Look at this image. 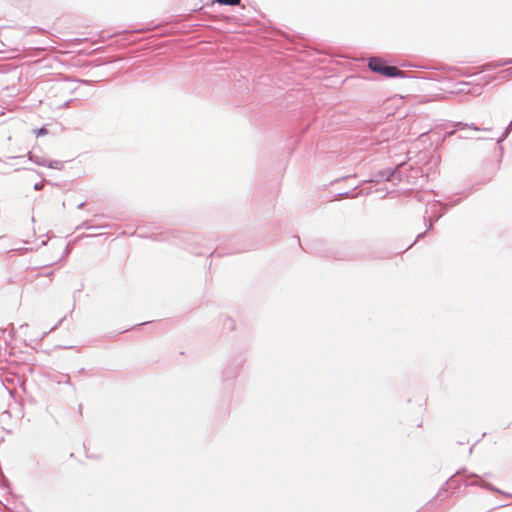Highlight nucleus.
I'll return each instance as SVG.
<instances>
[{"mask_svg": "<svg viewBox=\"0 0 512 512\" xmlns=\"http://www.w3.org/2000/svg\"><path fill=\"white\" fill-rule=\"evenodd\" d=\"M425 233H426V232H421V233H419V234L417 235V237H416V241H417V240H419V239H421L422 237H424Z\"/></svg>", "mask_w": 512, "mask_h": 512, "instance_id": "18", "label": "nucleus"}, {"mask_svg": "<svg viewBox=\"0 0 512 512\" xmlns=\"http://www.w3.org/2000/svg\"><path fill=\"white\" fill-rule=\"evenodd\" d=\"M85 205V202H81L80 204H78L77 208L78 209H82Z\"/></svg>", "mask_w": 512, "mask_h": 512, "instance_id": "22", "label": "nucleus"}, {"mask_svg": "<svg viewBox=\"0 0 512 512\" xmlns=\"http://www.w3.org/2000/svg\"><path fill=\"white\" fill-rule=\"evenodd\" d=\"M485 477H490L491 476V473H486L484 474Z\"/></svg>", "mask_w": 512, "mask_h": 512, "instance_id": "29", "label": "nucleus"}, {"mask_svg": "<svg viewBox=\"0 0 512 512\" xmlns=\"http://www.w3.org/2000/svg\"><path fill=\"white\" fill-rule=\"evenodd\" d=\"M64 383L70 385V386H73L71 380H70V376L69 375H65V381Z\"/></svg>", "mask_w": 512, "mask_h": 512, "instance_id": "16", "label": "nucleus"}, {"mask_svg": "<svg viewBox=\"0 0 512 512\" xmlns=\"http://www.w3.org/2000/svg\"><path fill=\"white\" fill-rule=\"evenodd\" d=\"M138 235H139L140 237H148L147 235H145L144 233H142V232H140V231L138 232Z\"/></svg>", "mask_w": 512, "mask_h": 512, "instance_id": "25", "label": "nucleus"}, {"mask_svg": "<svg viewBox=\"0 0 512 512\" xmlns=\"http://www.w3.org/2000/svg\"><path fill=\"white\" fill-rule=\"evenodd\" d=\"M456 129L450 131V132H447L446 133V136H451L455 133L456 130H462V129H466V128H469V129H472L474 131H479L480 128H478L477 126H475L474 124H466V123H462V122H458L456 123Z\"/></svg>", "mask_w": 512, "mask_h": 512, "instance_id": "5", "label": "nucleus"}, {"mask_svg": "<svg viewBox=\"0 0 512 512\" xmlns=\"http://www.w3.org/2000/svg\"><path fill=\"white\" fill-rule=\"evenodd\" d=\"M510 131H511L510 127H507L503 131L502 135L497 139V143L498 144L501 143L509 135Z\"/></svg>", "mask_w": 512, "mask_h": 512, "instance_id": "11", "label": "nucleus"}, {"mask_svg": "<svg viewBox=\"0 0 512 512\" xmlns=\"http://www.w3.org/2000/svg\"><path fill=\"white\" fill-rule=\"evenodd\" d=\"M441 216H442V214L438 215V216L434 219V221L439 220V218H440Z\"/></svg>", "mask_w": 512, "mask_h": 512, "instance_id": "27", "label": "nucleus"}, {"mask_svg": "<svg viewBox=\"0 0 512 512\" xmlns=\"http://www.w3.org/2000/svg\"><path fill=\"white\" fill-rule=\"evenodd\" d=\"M157 240H163L164 238L163 237H160V238H156Z\"/></svg>", "mask_w": 512, "mask_h": 512, "instance_id": "31", "label": "nucleus"}, {"mask_svg": "<svg viewBox=\"0 0 512 512\" xmlns=\"http://www.w3.org/2000/svg\"><path fill=\"white\" fill-rule=\"evenodd\" d=\"M64 319H65V317H64V318H62V319H60V320H59V322H58L54 327H52V328H51V330H53V329L57 328V327H58V325H60V324L63 322V320H64Z\"/></svg>", "mask_w": 512, "mask_h": 512, "instance_id": "19", "label": "nucleus"}, {"mask_svg": "<svg viewBox=\"0 0 512 512\" xmlns=\"http://www.w3.org/2000/svg\"><path fill=\"white\" fill-rule=\"evenodd\" d=\"M391 136H393V129L387 128L384 126H378L372 135V140L375 141V143H382L387 141Z\"/></svg>", "mask_w": 512, "mask_h": 512, "instance_id": "4", "label": "nucleus"}, {"mask_svg": "<svg viewBox=\"0 0 512 512\" xmlns=\"http://www.w3.org/2000/svg\"><path fill=\"white\" fill-rule=\"evenodd\" d=\"M404 165V163H400L394 168H386L379 170L372 174L371 178L367 182L371 183H379L381 181H392L394 178L401 179L400 168Z\"/></svg>", "mask_w": 512, "mask_h": 512, "instance_id": "2", "label": "nucleus"}, {"mask_svg": "<svg viewBox=\"0 0 512 512\" xmlns=\"http://www.w3.org/2000/svg\"><path fill=\"white\" fill-rule=\"evenodd\" d=\"M79 228H83V229H93V228H94V226H91V225L89 224V222H88V221H85V222H83V223L78 227V229H79ZM98 228H100V227H99V226H95V229H98Z\"/></svg>", "mask_w": 512, "mask_h": 512, "instance_id": "12", "label": "nucleus"}, {"mask_svg": "<svg viewBox=\"0 0 512 512\" xmlns=\"http://www.w3.org/2000/svg\"><path fill=\"white\" fill-rule=\"evenodd\" d=\"M472 450H473V446H472V447H470V449H469V453H472Z\"/></svg>", "mask_w": 512, "mask_h": 512, "instance_id": "30", "label": "nucleus"}, {"mask_svg": "<svg viewBox=\"0 0 512 512\" xmlns=\"http://www.w3.org/2000/svg\"><path fill=\"white\" fill-rule=\"evenodd\" d=\"M216 1L219 4L230 5V6L238 5L240 3V0H216Z\"/></svg>", "mask_w": 512, "mask_h": 512, "instance_id": "9", "label": "nucleus"}, {"mask_svg": "<svg viewBox=\"0 0 512 512\" xmlns=\"http://www.w3.org/2000/svg\"><path fill=\"white\" fill-rule=\"evenodd\" d=\"M456 483V480L454 479V476H452L446 483L445 485L447 486V488H445L444 490H448V489H452V488H457V485H455Z\"/></svg>", "mask_w": 512, "mask_h": 512, "instance_id": "10", "label": "nucleus"}, {"mask_svg": "<svg viewBox=\"0 0 512 512\" xmlns=\"http://www.w3.org/2000/svg\"><path fill=\"white\" fill-rule=\"evenodd\" d=\"M368 67L372 72L379 73L387 78L403 76V72L396 66H389L380 58L372 57L369 59Z\"/></svg>", "mask_w": 512, "mask_h": 512, "instance_id": "1", "label": "nucleus"}, {"mask_svg": "<svg viewBox=\"0 0 512 512\" xmlns=\"http://www.w3.org/2000/svg\"><path fill=\"white\" fill-rule=\"evenodd\" d=\"M433 227V220L429 221L428 230H430Z\"/></svg>", "mask_w": 512, "mask_h": 512, "instance_id": "23", "label": "nucleus"}, {"mask_svg": "<svg viewBox=\"0 0 512 512\" xmlns=\"http://www.w3.org/2000/svg\"><path fill=\"white\" fill-rule=\"evenodd\" d=\"M508 127H510V129L512 130V120L510 121Z\"/></svg>", "mask_w": 512, "mask_h": 512, "instance_id": "28", "label": "nucleus"}, {"mask_svg": "<svg viewBox=\"0 0 512 512\" xmlns=\"http://www.w3.org/2000/svg\"><path fill=\"white\" fill-rule=\"evenodd\" d=\"M43 186H44L43 182L36 183L34 185V190L39 191L43 188Z\"/></svg>", "mask_w": 512, "mask_h": 512, "instance_id": "15", "label": "nucleus"}, {"mask_svg": "<svg viewBox=\"0 0 512 512\" xmlns=\"http://www.w3.org/2000/svg\"><path fill=\"white\" fill-rule=\"evenodd\" d=\"M512 64V59L504 60L498 63V66H506Z\"/></svg>", "mask_w": 512, "mask_h": 512, "instance_id": "14", "label": "nucleus"}, {"mask_svg": "<svg viewBox=\"0 0 512 512\" xmlns=\"http://www.w3.org/2000/svg\"><path fill=\"white\" fill-rule=\"evenodd\" d=\"M223 327L228 330H233L235 327L234 320L228 316H225L223 318Z\"/></svg>", "mask_w": 512, "mask_h": 512, "instance_id": "8", "label": "nucleus"}, {"mask_svg": "<svg viewBox=\"0 0 512 512\" xmlns=\"http://www.w3.org/2000/svg\"><path fill=\"white\" fill-rule=\"evenodd\" d=\"M28 159L30 161L34 162L38 166H43V167L46 166V161L42 157H40L38 155H34L32 153H29L28 154Z\"/></svg>", "mask_w": 512, "mask_h": 512, "instance_id": "6", "label": "nucleus"}, {"mask_svg": "<svg viewBox=\"0 0 512 512\" xmlns=\"http://www.w3.org/2000/svg\"><path fill=\"white\" fill-rule=\"evenodd\" d=\"M465 472H466V469H463V470H459V471H457V473H456V474H457V475H460L461 473H465Z\"/></svg>", "mask_w": 512, "mask_h": 512, "instance_id": "24", "label": "nucleus"}, {"mask_svg": "<svg viewBox=\"0 0 512 512\" xmlns=\"http://www.w3.org/2000/svg\"><path fill=\"white\" fill-rule=\"evenodd\" d=\"M47 133H48V130L45 127H41L35 131L36 137L46 135Z\"/></svg>", "mask_w": 512, "mask_h": 512, "instance_id": "13", "label": "nucleus"}, {"mask_svg": "<svg viewBox=\"0 0 512 512\" xmlns=\"http://www.w3.org/2000/svg\"><path fill=\"white\" fill-rule=\"evenodd\" d=\"M340 259H341V260H353V259H355V257H352V256H350V257H346V256H345V257H341Z\"/></svg>", "mask_w": 512, "mask_h": 512, "instance_id": "21", "label": "nucleus"}, {"mask_svg": "<svg viewBox=\"0 0 512 512\" xmlns=\"http://www.w3.org/2000/svg\"><path fill=\"white\" fill-rule=\"evenodd\" d=\"M466 477L475 478L474 481H466L464 483L466 486H478V487H481L483 489H487L489 491H492V492H495V493H499V494H502V495H504L506 497L512 498V494L504 492V491H501L500 489H498L497 487H495L491 483L486 482L482 477H480V476H478L476 474L471 473L469 475H466Z\"/></svg>", "mask_w": 512, "mask_h": 512, "instance_id": "3", "label": "nucleus"}, {"mask_svg": "<svg viewBox=\"0 0 512 512\" xmlns=\"http://www.w3.org/2000/svg\"><path fill=\"white\" fill-rule=\"evenodd\" d=\"M45 167L61 170L64 167V163L62 161H59V160H53V161H49V162L46 161V166Z\"/></svg>", "mask_w": 512, "mask_h": 512, "instance_id": "7", "label": "nucleus"}, {"mask_svg": "<svg viewBox=\"0 0 512 512\" xmlns=\"http://www.w3.org/2000/svg\"><path fill=\"white\" fill-rule=\"evenodd\" d=\"M503 73H505V74H507V75L512 74V67H511V68H508V69L503 70Z\"/></svg>", "mask_w": 512, "mask_h": 512, "instance_id": "17", "label": "nucleus"}, {"mask_svg": "<svg viewBox=\"0 0 512 512\" xmlns=\"http://www.w3.org/2000/svg\"><path fill=\"white\" fill-rule=\"evenodd\" d=\"M339 195L342 196V197H349L350 196V192H343V193H340Z\"/></svg>", "mask_w": 512, "mask_h": 512, "instance_id": "20", "label": "nucleus"}, {"mask_svg": "<svg viewBox=\"0 0 512 512\" xmlns=\"http://www.w3.org/2000/svg\"><path fill=\"white\" fill-rule=\"evenodd\" d=\"M78 411H79L80 413L82 412V404H80V405H79Z\"/></svg>", "mask_w": 512, "mask_h": 512, "instance_id": "26", "label": "nucleus"}]
</instances>
